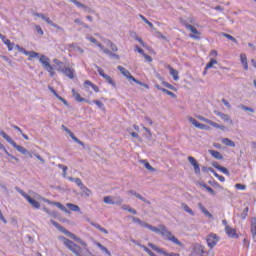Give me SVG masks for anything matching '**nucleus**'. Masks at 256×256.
I'll return each mask as SVG.
<instances>
[{"instance_id":"obj_1","label":"nucleus","mask_w":256,"mask_h":256,"mask_svg":"<svg viewBox=\"0 0 256 256\" xmlns=\"http://www.w3.org/2000/svg\"><path fill=\"white\" fill-rule=\"evenodd\" d=\"M50 223L56 228L58 229V231H60L61 233H64V235H66L67 237H70V239H73L74 241H76L77 243H79L80 245H82V247H87V242L83 241L81 238L77 237V235H75L73 232L65 229V227H63L61 224H59L57 221L55 220H50Z\"/></svg>"},{"instance_id":"obj_2","label":"nucleus","mask_w":256,"mask_h":256,"mask_svg":"<svg viewBox=\"0 0 256 256\" xmlns=\"http://www.w3.org/2000/svg\"><path fill=\"white\" fill-rule=\"evenodd\" d=\"M160 235L164 237L167 241H172L175 245H178L179 247H183V243L177 239V237L173 236V233L167 229V226L160 225Z\"/></svg>"},{"instance_id":"obj_3","label":"nucleus","mask_w":256,"mask_h":256,"mask_svg":"<svg viewBox=\"0 0 256 256\" xmlns=\"http://www.w3.org/2000/svg\"><path fill=\"white\" fill-rule=\"evenodd\" d=\"M0 135H1V137H3V139H5V141L10 143V145H12V147H14V149H17V151H19V153H22V155H27V153H29V150H27V148L17 144V142H15L13 139H11V137L9 135H7V133H5V131L1 130Z\"/></svg>"},{"instance_id":"obj_4","label":"nucleus","mask_w":256,"mask_h":256,"mask_svg":"<svg viewBox=\"0 0 256 256\" xmlns=\"http://www.w3.org/2000/svg\"><path fill=\"white\" fill-rule=\"evenodd\" d=\"M39 62L42 64L43 69L50 74V77H55V68L51 65V59L45 55H41Z\"/></svg>"},{"instance_id":"obj_5","label":"nucleus","mask_w":256,"mask_h":256,"mask_svg":"<svg viewBox=\"0 0 256 256\" xmlns=\"http://www.w3.org/2000/svg\"><path fill=\"white\" fill-rule=\"evenodd\" d=\"M148 247H151V249L153 251H156V253H160V255H164V256H181V254L172 252V253H168L167 251L163 250L162 248L158 247L157 245L153 244V243H148Z\"/></svg>"},{"instance_id":"obj_6","label":"nucleus","mask_w":256,"mask_h":256,"mask_svg":"<svg viewBox=\"0 0 256 256\" xmlns=\"http://www.w3.org/2000/svg\"><path fill=\"white\" fill-rule=\"evenodd\" d=\"M194 253L199 256H214L212 251L205 250V247L199 244L194 246Z\"/></svg>"},{"instance_id":"obj_7","label":"nucleus","mask_w":256,"mask_h":256,"mask_svg":"<svg viewBox=\"0 0 256 256\" xmlns=\"http://www.w3.org/2000/svg\"><path fill=\"white\" fill-rule=\"evenodd\" d=\"M207 245L208 247H210V249H213V247H215V245H217V243H219V236H217V234H209L207 239Z\"/></svg>"},{"instance_id":"obj_8","label":"nucleus","mask_w":256,"mask_h":256,"mask_svg":"<svg viewBox=\"0 0 256 256\" xmlns=\"http://www.w3.org/2000/svg\"><path fill=\"white\" fill-rule=\"evenodd\" d=\"M59 73H63L69 79H75V70L70 67L56 68Z\"/></svg>"},{"instance_id":"obj_9","label":"nucleus","mask_w":256,"mask_h":256,"mask_svg":"<svg viewBox=\"0 0 256 256\" xmlns=\"http://www.w3.org/2000/svg\"><path fill=\"white\" fill-rule=\"evenodd\" d=\"M188 161H189L190 165H192V167H194V173L196 175H200L201 167L199 166V162H197V159H195V157H193V156H188Z\"/></svg>"},{"instance_id":"obj_10","label":"nucleus","mask_w":256,"mask_h":256,"mask_svg":"<svg viewBox=\"0 0 256 256\" xmlns=\"http://www.w3.org/2000/svg\"><path fill=\"white\" fill-rule=\"evenodd\" d=\"M0 39L2 43L7 46L8 51H11L15 47V43H12L11 40L7 39L5 35L0 34Z\"/></svg>"},{"instance_id":"obj_11","label":"nucleus","mask_w":256,"mask_h":256,"mask_svg":"<svg viewBox=\"0 0 256 256\" xmlns=\"http://www.w3.org/2000/svg\"><path fill=\"white\" fill-rule=\"evenodd\" d=\"M128 195H134V197H136L137 199H140V201H143V203H147V205H151V201L141 196V194L137 193V191L135 190H129Z\"/></svg>"},{"instance_id":"obj_12","label":"nucleus","mask_w":256,"mask_h":256,"mask_svg":"<svg viewBox=\"0 0 256 256\" xmlns=\"http://www.w3.org/2000/svg\"><path fill=\"white\" fill-rule=\"evenodd\" d=\"M214 113L217 115V117H220L222 121H225L226 123H230L231 125H233V120H231V117H229L228 114L219 111H214Z\"/></svg>"},{"instance_id":"obj_13","label":"nucleus","mask_w":256,"mask_h":256,"mask_svg":"<svg viewBox=\"0 0 256 256\" xmlns=\"http://www.w3.org/2000/svg\"><path fill=\"white\" fill-rule=\"evenodd\" d=\"M225 232L228 235V237H230L231 239H239V235H237V230H235L234 228H231V226L230 227L227 226Z\"/></svg>"},{"instance_id":"obj_14","label":"nucleus","mask_w":256,"mask_h":256,"mask_svg":"<svg viewBox=\"0 0 256 256\" xmlns=\"http://www.w3.org/2000/svg\"><path fill=\"white\" fill-rule=\"evenodd\" d=\"M47 203H49L50 205H55V207H58V209H60L61 211H64V213H71V211H69L63 204H61L60 202H51V200H47Z\"/></svg>"},{"instance_id":"obj_15","label":"nucleus","mask_w":256,"mask_h":256,"mask_svg":"<svg viewBox=\"0 0 256 256\" xmlns=\"http://www.w3.org/2000/svg\"><path fill=\"white\" fill-rule=\"evenodd\" d=\"M250 231L252 234V238L256 242V217L252 218L251 220Z\"/></svg>"},{"instance_id":"obj_16","label":"nucleus","mask_w":256,"mask_h":256,"mask_svg":"<svg viewBox=\"0 0 256 256\" xmlns=\"http://www.w3.org/2000/svg\"><path fill=\"white\" fill-rule=\"evenodd\" d=\"M26 201H28V203H30V205L33 207V209H40L41 208V204L39 203V201L31 198L30 196H28L26 198Z\"/></svg>"},{"instance_id":"obj_17","label":"nucleus","mask_w":256,"mask_h":256,"mask_svg":"<svg viewBox=\"0 0 256 256\" xmlns=\"http://www.w3.org/2000/svg\"><path fill=\"white\" fill-rule=\"evenodd\" d=\"M34 15H35V17L42 18L43 21H46L48 23V25H51V27L55 23V22H53V20H51V18L45 16V14H43V13H34Z\"/></svg>"},{"instance_id":"obj_18","label":"nucleus","mask_w":256,"mask_h":256,"mask_svg":"<svg viewBox=\"0 0 256 256\" xmlns=\"http://www.w3.org/2000/svg\"><path fill=\"white\" fill-rule=\"evenodd\" d=\"M208 153L214 157V159H218V161L223 160V155L216 150H208Z\"/></svg>"},{"instance_id":"obj_19","label":"nucleus","mask_w":256,"mask_h":256,"mask_svg":"<svg viewBox=\"0 0 256 256\" xmlns=\"http://www.w3.org/2000/svg\"><path fill=\"white\" fill-rule=\"evenodd\" d=\"M94 245H96V247H99L103 253H106V255L111 256V251H109V249L103 246V244H101L100 242L94 241Z\"/></svg>"},{"instance_id":"obj_20","label":"nucleus","mask_w":256,"mask_h":256,"mask_svg":"<svg viewBox=\"0 0 256 256\" xmlns=\"http://www.w3.org/2000/svg\"><path fill=\"white\" fill-rule=\"evenodd\" d=\"M91 87L93 89V91H95V93H99V86L95 85L93 82H91L90 80H86L84 82V87Z\"/></svg>"},{"instance_id":"obj_21","label":"nucleus","mask_w":256,"mask_h":256,"mask_svg":"<svg viewBox=\"0 0 256 256\" xmlns=\"http://www.w3.org/2000/svg\"><path fill=\"white\" fill-rule=\"evenodd\" d=\"M240 61L245 69V71L249 70V64L247 63V55L246 54H240Z\"/></svg>"},{"instance_id":"obj_22","label":"nucleus","mask_w":256,"mask_h":256,"mask_svg":"<svg viewBox=\"0 0 256 256\" xmlns=\"http://www.w3.org/2000/svg\"><path fill=\"white\" fill-rule=\"evenodd\" d=\"M140 163H142V165H144V167L150 171V173H155V168L153 166H151V164L149 163V161L147 160H141Z\"/></svg>"},{"instance_id":"obj_23","label":"nucleus","mask_w":256,"mask_h":256,"mask_svg":"<svg viewBox=\"0 0 256 256\" xmlns=\"http://www.w3.org/2000/svg\"><path fill=\"white\" fill-rule=\"evenodd\" d=\"M90 225H92V227H95V229H98V231H101V233H105V235H109V231L103 228L102 226H100L99 224L95 222H90Z\"/></svg>"},{"instance_id":"obj_24","label":"nucleus","mask_w":256,"mask_h":256,"mask_svg":"<svg viewBox=\"0 0 256 256\" xmlns=\"http://www.w3.org/2000/svg\"><path fill=\"white\" fill-rule=\"evenodd\" d=\"M72 95L78 103H83L85 101V98L81 97V94L77 93L75 89H72Z\"/></svg>"},{"instance_id":"obj_25","label":"nucleus","mask_w":256,"mask_h":256,"mask_svg":"<svg viewBox=\"0 0 256 256\" xmlns=\"http://www.w3.org/2000/svg\"><path fill=\"white\" fill-rule=\"evenodd\" d=\"M117 69L118 71H120V73H122V75H124V77L129 79V76L131 75V72H129V70H127L123 66H118Z\"/></svg>"},{"instance_id":"obj_26","label":"nucleus","mask_w":256,"mask_h":256,"mask_svg":"<svg viewBox=\"0 0 256 256\" xmlns=\"http://www.w3.org/2000/svg\"><path fill=\"white\" fill-rule=\"evenodd\" d=\"M169 69H170V75H172L174 81H179V72L174 68H172L171 66H169Z\"/></svg>"},{"instance_id":"obj_27","label":"nucleus","mask_w":256,"mask_h":256,"mask_svg":"<svg viewBox=\"0 0 256 256\" xmlns=\"http://www.w3.org/2000/svg\"><path fill=\"white\" fill-rule=\"evenodd\" d=\"M182 208L184 209V211H186V213H189V215L195 217V212L189 207V205L182 203Z\"/></svg>"},{"instance_id":"obj_28","label":"nucleus","mask_w":256,"mask_h":256,"mask_svg":"<svg viewBox=\"0 0 256 256\" xmlns=\"http://www.w3.org/2000/svg\"><path fill=\"white\" fill-rule=\"evenodd\" d=\"M186 29H189V31H191V33H193L194 35H201V32H199V30H197L195 26L191 24H187Z\"/></svg>"},{"instance_id":"obj_29","label":"nucleus","mask_w":256,"mask_h":256,"mask_svg":"<svg viewBox=\"0 0 256 256\" xmlns=\"http://www.w3.org/2000/svg\"><path fill=\"white\" fill-rule=\"evenodd\" d=\"M145 228L153 231V233H161V228H157L149 223L146 224Z\"/></svg>"},{"instance_id":"obj_30","label":"nucleus","mask_w":256,"mask_h":256,"mask_svg":"<svg viewBox=\"0 0 256 256\" xmlns=\"http://www.w3.org/2000/svg\"><path fill=\"white\" fill-rule=\"evenodd\" d=\"M200 187H203L204 189H206V191H208V193H210V195H216L215 190H213V188H211L207 184L200 183Z\"/></svg>"},{"instance_id":"obj_31","label":"nucleus","mask_w":256,"mask_h":256,"mask_svg":"<svg viewBox=\"0 0 256 256\" xmlns=\"http://www.w3.org/2000/svg\"><path fill=\"white\" fill-rule=\"evenodd\" d=\"M132 221H133V223H137L141 227H146V225H147V222L142 221L138 217H132Z\"/></svg>"},{"instance_id":"obj_32","label":"nucleus","mask_w":256,"mask_h":256,"mask_svg":"<svg viewBox=\"0 0 256 256\" xmlns=\"http://www.w3.org/2000/svg\"><path fill=\"white\" fill-rule=\"evenodd\" d=\"M72 3L74 5H76V7H79L80 9H85V11H87V9H89V7H87L85 4L79 2L78 0H72Z\"/></svg>"},{"instance_id":"obj_33","label":"nucleus","mask_w":256,"mask_h":256,"mask_svg":"<svg viewBox=\"0 0 256 256\" xmlns=\"http://www.w3.org/2000/svg\"><path fill=\"white\" fill-rule=\"evenodd\" d=\"M67 207L68 209H70V211H74V212L81 211V208H79V206L75 204L67 203Z\"/></svg>"},{"instance_id":"obj_34","label":"nucleus","mask_w":256,"mask_h":256,"mask_svg":"<svg viewBox=\"0 0 256 256\" xmlns=\"http://www.w3.org/2000/svg\"><path fill=\"white\" fill-rule=\"evenodd\" d=\"M104 79L107 81V83H109V85H112V87H117V84L115 83V81L113 80V78H111V76L109 75H105Z\"/></svg>"},{"instance_id":"obj_35","label":"nucleus","mask_w":256,"mask_h":256,"mask_svg":"<svg viewBox=\"0 0 256 256\" xmlns=\"http://www.w3.org/2000/svg\"><path fill=\"white\" fill-rule=\"evenodd\" d=\"M209 185H211L212 187H215L216 189H220L221 191H223V186H221V184H219V182L213 180V181H209L208 182Z\"/></svg>"},{"instance_id":"obj_36","label":"nucleus","mask_w":256,"mask_h":256,"mask_svg":"<svg viewBox=\"0 0 256 256\" xmlns=\"http://www.w3.org/2000/svg\"><path fill=\"white\" fill-rule=\"evenodd\" d=\"M222 143H224V145H227L228 147H235V143L229 138H224L222 140Z\"/></svg>"},{"instance_id":"obj_37","label":"nucleus","mask_w":256,"mask_h":256,"mask_svg":"<svg viewBox=\"0 0 256 256\" xmlns=\"http://www.w3.org/2000/svg\"><path fill=\"white\" fill-rule=\"evenodd\" d=\"M214 65H217V60L211 59L205 66V70L208 71V69H211Z\"/></svg>"},{"instance_id":"obj_38","label":"nucleus","mask_w":256,"mask_h":256,"mask_svg":"<svg viewBox=\"0 0 256 256\" xmlns=\"http://www.w3.org/2000/svg\"><path fill=\"white\" fill-rule=\"evenodd\" d=\"M103 201L104 203H106V205H115V202L113 201V197L111 196H105Z\"/></svg>"},{"instance_id":"obj_39","label":"nucleus","mask_w":256,"mask_h":256,"mask_svg":"<svg viewBox=\"0 0 256 256\" xmlns=\"http://www.w3.org/2000/svg\"><path fill=\"white\" fill-rule=\"evenodd\" d=\"M81 191H82V197L83 195H85L86 197H89V194L91 193V190L89 188H87L85 185L82 186L81 188Z\"/></svg>"},{"instance_id":"obj_40","label":"nucleus","mask_w":256,"mask_h":256,"mask_svg":"<svg viewBox=\"0 0 256 256\" xmlns=\"http://www.w3.org/2000/svg\"><path fill=\"white\" fill-rule=\"evenodd\" d=\"M162 85L167 87V89H171V91H177V88L170 84L169 82L162 81Z\"/></svg>"},{"instance_id":"obj_41","label":"nucleus","mask_w":256,"mask_h":256,"mask_svg":"<svg viewBox=\"0 0 256 256\" xmlns=\"http://www.w3.org/2000/svg\"><path fill=\"white\" fill-rule=\"evenodd\" d=\"M222 36L226 37V39H229L230 41H232V43H237V39L235 37H233L231 34H227V33L223 32Z\"/></svg>"},{"instance_id":"obj_42","label":"nucleus","mask_w":256,"mask_h":256,"mask_svg":"<svg viewBox=\"0 0 256 256\" xmlns=\"http://www.w3.org/2000/svg\"><path fill=\"white\" fill-rule=\"evenodd\" d=\"M197 129H202V131H209V129H211V127H209V125H205L203 123H198V126H196Z\"/></svg>"},{"instance_id":"obj_43","label":"nucleus","mask_w":256,"mask_h":256,"mask_svg":"<svg viewBox=\"0 0 256 256\" xmlns=\"http://www.w3.org/2000/svg\"><path fill=\"white\" fill-rule=\"evenodd\" d=\"M162 93H166V95H169L172 99H177V95L166 88L162 89Z\"/></svg>"},{"instance_id":"obj_44","label":"nucleus","mask_w":256,"mask_h":256,"mask_svg":"<svg viewBox=\"0 0 256 256\" xmlns=\"http://www.w3.org/2000/svg\"><path fill=\"white\" fill-rule=\"evenodd\" d=\"M53 63H55V65H56V69H64L63 68V62L62 61H60L59 59H57V58H55L54 60H53Z\"/></svg>"},{"instance_id":"obj_45","label":"nucleus","mask_w":256,"mask_h":256,"mask_svg":"<svg viewBox=\"0 0 256 256\" xmlns=\"http://www.w3.org/2000/svg\"><path fill=\"white\" fill-rule=\"evenodd\" d=\"M218 171H221V173L227 175V177H231V172H229V169H227L226 167L220 166Z\"/></svg>"},{"instance_id":"obj_46","label":"nucleus","mask_w":256,"mask_h":256,"mask_svg":"<svg viewBox=\"0 0 256 256\" xmlns=\"http://www.w3.org/2000/svg\"><path fill=\"white\" fill-rule=\"evenodd\" d=\"M93 103L97 105L99 109H101L102 111H105V104H103V102H101L100 100H94Z\"/></svg>"},{"instance_id":"obj_47","label":"nucleus","mask_w":256,"mask_h":256,"mask_svg":"<svg viewBox=\"0 0 256 256\" xmlns=\"http://www.w3.org/2000/svg\"><path fill=\"white\" fill-rule=\"evenodd\" d=\"M122 209H124L125 211H128L129 213H132V215H137V210L131 207H127V205H124Z\"/></svg>"},{"instance_id":"obj_48","label":"nucleus","mask_w":256,"mask_h":256,"mask_svg":"<svg viewBox=\"0 0 256 256\" xmlns=\"http://www.w3.org/2000/svg\"><path fill=\"white\" fill-rule=\"evenodd\" d=\"M247 215H249V207H245L243 212L241 213L240 217L241 219L245 220L247 219Z\"/></svg>"},{"instance_id":"obj_49","label":"nucleus","mask_w":256,"mask_h":256,"mask_svg":"<svg viewBox=\"0 0 256 256\" xmlns=\"http://www.w3.org/2000/svg\"><path fill=\"white\" fill-rule=\"evenodd\" d=\"M140 19H142V21H144V23H146V25H148L150 29H153V23H151L147 18H145V16L140 15Z\"/></svg>"},{"instance_id":"obj_50","label":"nucleus","mask_w":256,"mask_h":256,"mask_svg":"<svg viewBox=\"0 0 256 256\" xmlns=\"http://www.w3.org/2000/svg\"><path fill=\"white\" fill-rule=\"evenodd\" d=\"M240 108L242 109V111H250V113H255V109H253L249 106H245V105L241 104Z\"/></svg>"},{"instance_id":"obj_51","label":"nucleus","mask_w":256,"mask_h":256,"mask_svg":"<svg viewBox=\"0 0 256 256\" xmlns=\"http://www.w3.org/2000/svg\"><path fill=\"white\" fill-rule=\"evenodd\" d=\"M108 47H110V49L114 52L119 51V48H117V45H115V43H113L112 41L108 42Z\"/></svg>"},{"instance_id":"obj_52","label":"nucleus","mask_w":256,"mask_h":256,"mask_svg":"<svg viewBox=\"0 0 256 256\" xmlns=\"http://www.w3.org/2000/svg\"><path fill=\"white\" fill-rule=\"evenodd\" d=\"M235 189H239L240 191H245L247 186L245 184L237 183L235 184Z\"/></svg>"},{"instance_id":"obj_53","label":"nucleus","mask_w":256,"mask_h":256,"mask_svg":"<svg viewBox=\"0 0 256 256\" xmlns=\"http://www.w3.org/2000/svg\"><path fill=\"white\" fill-rule=\"evenodd\" d=\"M58 168L63 170V175L65 177L67 175V171L69 170V168L63 164H58Z\"/></svg>"},{"instance_id":"obj_54","label":"nucleus","mask_w":256,"mask_h":256,"mask_svg":"<svg viewBox=\"0 0 256 256\" xmlns=\"http://www.w3.org/2000/svg\"><path fill=\"white\" fill-rule=\"evenodd\" d=\"M113 202H114V205H121L123 203V198H121V196H117L115 197Z\"/></svg>"},{"instance_id":"obj_55","label":"nucleus","mask_w":256,"mask_h":256,"mask_svg":"<svg viewBox=\"0 0 256 256\" xmlns=\"http://www.w3.org/2000/svg\"><path fill=\"white\" fill-rule=\"evenodd\" d=\"M16 191L20 193V195H22V197H24V199H27V197L29 196V194H27L25 191H23L21 188L16 187Z\"/></svg>"},{"instance_id":"obj_56","label":"nucleus","mask_w":256,"mask_h":256,"mask_svg":"<svg viewBox=\"0 0 256 256\" xmlns=\"http://www.w3.org/2000/svg\"><path fill=\"white\" fill-rule=\"evenodd\" d=\"M29 61H31V59H35V57H39V53L38 52H35V51H30L29 52Z\"/></svg>"},{"instance_id":"obj_57","label":"nucleus","mask_w":256,"mask_h":256,"mask_svg":"<svg viewBox=\"0 0 256 256\" xmlns=\"http://www.w3.org/2000/svg\"><path fill=\"white\" fill-rule=\"evenodd\" d=\"M52 27H54L55 29H57L56 33H59V31H60L61 33H65V29H63V27L57 25L56 23H54V24L52 25Z\"/></svg>"},{"instance_id":"obj_58","label":"nucleus","mask_w":256,"mask_h":256,"mask_svg":"<svg viewBox=\"0 0 256 256\" xmlns=\"http://www.w3.org/2000/svg\"><path fill=\"white\" fill-rule=\"evenodd\" d=\"M96 69H97L99 75H100L101 77H103V79H104L107 74H105V72L103 71V68H101V67H99V66L96 65Z\"/></svg>"},{"instance_id":"obj_59","label":"nucleus","mask_w":256,"mask_h":256,"mask_svg":"<svg viewBox=\"0 0 256 256\" xmlns=\"http://www.w3.org/2000/svg\"><path fill=\"white\" fill-rule=\"evenodd\" d=\"M135 40L139 41L140 45H142V47H147V44L143 41V39L137 35H135Z\"/></svg>"},{"instance_id":"obj_60","label":"nucleus","mask_w":256,"mask_h":256,"mask_svg":"<svg viewBox=\"0 0 256 256\" xmlns=\"http://www.w3.org/2000/svg\"><path fill=\"white\" fill-rule=\"evenodd\" d=\"M208 125H211L212 127H215V129H219V125L216 122L212 121V120H207Z\"/></svg>"},{"instance_id":"obj_61","label":"nucleus","mask_w":256,"mask_h":256,"mask_svg":"<svg viewBox=\"0 0 256 256\" xmlns=\"http://www.w3.org/2000/svg\"><path fill=\"white\" fill-rule=\"evenodd\" d=\"M189 121H190V123H192V125H194V127H198L199 121H197V119L190 117Z\"/></svg>"},{"instance_id":"obj_62","label":"nucleus","mask_w":256,"mask_h":256,"mask_svg":"<svg viewBox=\"0 0 256 256\" xmlns=\"http://www.w3.org/2000/svg\"><path fill=\"white\" fill-rule=\"evenodd\" d=\"M35 29L38 35H44L43 28H41L39 25H36Z\"/></svg>"},{"instance_id":"obj_63","label":"nucleus","mask_w":256,"mask_h":256,"mask_svg":"<svg viewBox=\"0 0 256 256\" xmlns=\"http://www.w3.org/2000/svg\"><path fill=\"white\" fill-rule=\"evenodd\" d=\"M222 103H223V105H225V107H227V109H231V103H229V101H227V99L223 98Z\"/></svg>"},{"instance_id":"obj_64","label":"nucleus","mask_w":256,"mask_h":256,"mask_svg":"<svg viewBox=\"0 0 256 256\" xmlns=\"http://www.w3.org/2000/svg\"><path fill=\"white\" fill-rule=\"evenodd\" d=\"M74 183H76V185H77L78 187H80V189L82 188V186H84V185H83V181H81L80 178H76V179L74 180Z\"/></svg>"}]
</instances>
